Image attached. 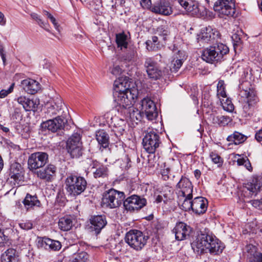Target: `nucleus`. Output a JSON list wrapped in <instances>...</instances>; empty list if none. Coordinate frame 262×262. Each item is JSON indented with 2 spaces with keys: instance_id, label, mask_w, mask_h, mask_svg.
<instances>
[{
  "instance_id": "f257e3e1",
  "label": "nucleus",
  "mask_w": 262,
  "mask_h": 262,
  "mask_svg": "<svg viewBox=\"0 0 262 262\" xmlns=\"http://www.w3.org/2000/svg\"><path fill=\"white\" fill-rule=\"evenodd\" d=\"M194 251L199 254L204 253L206 250L213 255H217L222 252L224 247L215 236L210 235L208 232L200 231L196 239L191 244Z\"/></svg>"
},
{
  "instance_id": "f03ea898",
  "label": "nucleus",
  "mask_w": 262,
  "mask_h": 262,
  "mask_svg": "<svg viewBox=\"0 0 262 262\" xmlns=\"http://www.w3.org/2000/svg\"><path fill=\"white\" fill-rule=\"evenodd\" d=\"M229 52V49L227 45L217 42L205 49L202 52V58L204 61L210 63L221 62L226 59Z\"/></svg>"
},
{
  "instance_id": "7ed1b4c3",
  "label": "nucleus",
  "mask_w": 262,
  "mask_h": 262,
  "mask_svg": "<svg viewBox=\"0 0 262 262\" xmlns=\"http://www.w3.org/2000/svg\"><path fill=\"white\" fill-rule=\"evenodd\" d=\"M113 96L115 101L119 105H129L132 99H134V95L132 94L128 88L127 82L122 79L114 82Z\"/></svg>"
},
{
  "instance_id": "20e7f679",
  "label": "nucleus",
  "mask_w": 262,
  "mask_h": 262,
  "mask_svg": "<svg viewBox=\"0 0 262 262\" xmlns=\"http://www.w3.org/2000/svg\"><path fill=\"white\" fill-rule=\"evenodd\" d=\"M65 185L66 189L70 195L77 196L86 189L87 182L83 177L71 173L67 177Z\"/></svg>"
},
{
  "instance_id": "39448f33",
  "label": "nucleus",
  "mask_w": 262,
  "mask_h": 262,
  "mask_svg": "<svg viewBox=\"0 0 262 262\" xmlns=\"http://www.w3.org/2000/svg\"><path fill=\"white\" fill-rule=\"evenodd\" d=\"M148 239L142 232L138 230H130L125 235V241L130 248L136 251L142 250Z\"/></svg>"
},
{
  "instance_id": "423d86ee",
  "label": "nucleus",
  "mask_w": 262,
  "mask_h": 262,
  "mask_svg": "<svg viewBox=\"0 0 262 262\" xmlns=\"http://www.w3.org/2000/svg\"><path fill=\"white\" fill-rule=\"evenodd\" d=\"M125 199L124 193L111 189L103 194L102 203L103 206L110 208L119 207Z\"/></svg>"
},
{
  "instance_id": "0eeeda50",
  "label": "nucleus",
  "mask_w": 262,
  "mask_h": 262,
  "mask_svg": "<svg viewBox=\"0 0 262 262\" xmlns=\"http://www.w3.org/2000/svg\"><path fill=\"white\" fill-rule=\"evenodd\" d=\"M48 114L50 116L57 115L58 117L69 118V111L60 97H57L47 103Z\"/></svg>"
},
{
  "instance_id": "6e6552de",
  "label": "nucleus",
  "mask_w": 262,
  "mask_h": 262,
  "mask_svg": "<svg viewBox=\"0 0 262 262\" xmlns=\"http://www.w3.org/2000/svg\"><path fill=\"white\" fill-rule=\"evenodd\" d=\"M242 97L244 98L243 108L244 112L250 115L252 114L259 99L255 90L253 89L243 90Z\"/></svg>"
},
{
  "instance_id": "1a4fd4ad",
  "label": "nucleus",
  "mask_w": 262,
  "mask_h": 262,
  "mask_svg": "<svg viewBox=\"0 0 262 262\" xmlns=\"http://www.w3.org/2000/svg\"><path fill=\"white\" fill-rule=\"evenodd\" d=\"M68 152L73 158H77L82 155L81 136L77 133H74L67 142Z\"/></svg>"
},
{
  "instance_id": "9d476101",
  "label": "nucleus",
  "mask_w": 262,
  "mask_h": 262,
  "mask_svg": "<svg viewBox=\"0 0 262 262\" xmlns=\"http://www.w3.org/2000/svg\"><path fill=\"white\" fill-rule=\"evenodd\" d=\"M161 143L160 136L157 130L147 131L144 136L142 144L145 150L149 154L155 153Z\"/></svg>"
},
{
  "instance_id": "9b49d317",
  "label": "nucleus",
  "mask_w": 262,
  "mask_h": 262,
  "mask_svg": "<svg viewBox=\"0 0 262 262\" xmlns=\"http://www.w3.org/2000/svg\"><path fill=\"white\" fill-rule=\"evenodd\" d=\"M262 186V177L254 176L251 179L245 184L242 194L245 197L256 196Z\"/></svg>"
},
{
  "instance_id": "f8f14e48",
  "label": "nucleus",
  "mask_w": 262,
  "mask_h": 262,
  "mask_svg": "<svg viewBox=\"0 0 262 262\" xmlns=\"http://www.w3.org/2000/svg\"><path fill=\"white\" fill-rule=\"evenodd\" d=\"M133 101L134 99H132L130 104L127 105H119L118 110L124 115L126 119H129L133 123L138 124L142 119V114L140 111L133 106Z\"/></svg>"
},
{
  "instance_id": "ddd939ff",
  "label": "nucleus",
  "mask_w": 262,
  "mask_h": 262,
  "mask_svg": "<svg viewBox=\"0 0 262 262\" xmlns=\"http://www.w3.org/2000/svg\"><path fill=\"white\" fill-rule=\"evenodd\" d=\"M213 9L221 17L232 16L235 13L233 0H217L214 4Z\"/></svg>"
},
{
  "instance_id": "4468645a",
  "label": "nucleus",
  "mask_w": 262,
  "mask_h": 262,
  "mask_svg": "<svg viewBox=\"0 0 262 262\" xmlns=\"http://www.w3.org/2000/svg\"><path fill=\"white\" fill-rule=\"evenodd\" d=\"M48 161L49 156L46 152H36L29 157L28 167L31 171H33L43 167Z\"/></svg>"
},
{
  "instance_id": "2eb2a0df",
  "label": "nucleus",
  "mask_w": 262,
  "mask_h": 262,
  "mask_svg": "<svg viewBox=\"0 0 262 262\" xmlns=\"http://www.w3.org/2000/svg\"><path fill=\"white\" fill-rule=\"evenodd\" d=\"M144 67L149 78L156 80L162 77V71L152 58L146 57L145 59Z\"/></svg>"
},
{
  "instance_id": "dca6fc26",
  "label": "nucleus",
  "mask_w": 262,
  "mask_h": 262,
  "mask_svg": "<svg viewBox=\"0 0 262 262\" xmlns=\"http://www.w3.org/2000/svg\"><path fill=\"white\" fill-rule=\"evenodd\" d=\"M146 200L137 195H132L123 201L125 209L129 211H138L146 205Z\"/></svg>"
},
{
  "instance_id": "f3484780",
  "label": "nucleus",
  "mask_w": 262,
  "mask_h": 262,
  "mask_svg": "<svg viewBox=\"0 0 262 262\" xmlns=\"http://www.w3.org/2000/svg\"><path fill=\"white\" fill-rule=\"evenodd\" d=\"M192 232V229L187 224L180 222L177 223L172 230L177 241H183L187 239Z\"/></svg>"
},
{
  "instance_id": "a211bd4d",
  "label": "nucleus",
  "mask_w": 262,
  "mask_h": 262,
  "mask_svg": "<svg viewBox=\"0 0 262 262\" xmlns=\"http://www.w3.org/2000/svg\"><path fill=\"white\" fill-rule=\"evenodd\" d=\"M69 118L56 117L53 119H50L41 124V127L47 128L53 133L63 129L67 123Z\"/></svg>"
},
{
  "instance_id": "6ab92c4d",
  "label": "nucleus",
  "mask_w": 262,
  "mask_h": 262,
  "mask_svg": "<svg viewBox=\"0 0 262 262\" xmlns=\"http://www.w3.org/2000/svg\"><path fill=\"white\" fill-rule=\"evenodd\" d=\"M89 221V229L90 232L96 235L99 234L107 224L105 215H94L90 218Z\"/></svg>"
},
{
  "instance_id": "aec40b11",
  "label": "nucleus",
  "mask_w": 262,
  "mask_h": 262,
  "mask_svg": "<svg viewBox=\"0 0 262 262\" xmlns=\"http://www.w3.org/2000/svg\"><path fill=\"white\" fill-rule=\"evenodd\" d=\"M142 110L145 112L147 118L152 121L158 116V111L154 102L150 98H144L141 101Z\"/></svg>"
},
{
  "instance_id": "412c9836",
  "label": "nucleus",
  "mask_w": 262,
  "mask_h": 262,
  "mask_svg": "<svg viewBox=\"0 0 262 262\" xmlns=\"http://www.w3.org/2000/svg\"><path fill=\"white\" fill-rule=\"evenodd\" d=\"M56 167L53 164H49L45 168L37 171L36 174L39 179L48 182H51L56 175Z\"/></svg>"
},
{
  "instance_id": "4be33fe9",
  "label": "nucleus",
  "mask_w": 262,
  "mask_h": 262,
  "mask_svg": "<svg viewBox=\"0 0 262 262\" xmlns=\"http://www.w3.org/2000/svg\"><path fill=\"white\" fill-rule=\"evenodd\" d=\"M176 187L180 189V196H187L188 198H190L192 194L193 186L188 178L182 176Z\"/></svg>"
},
{
  "instance_id": "5701e85b",
  "label": "nucleus",
  "mask_w": 262,
  "mask_h": 262,
  "mask_svg": "<svg viewBox=\"0 0 262 262\" xmlns=\"http://www.w3.org/2000/svg\"><path fill=\"white\" fill-rule=\"evenodd\" d=\"M17 102L21 104L24 110L28 111L35 112L37 110L40 103L39 99L36 98H29L25 96H20L17 99Z\"/></svg>"
},
{
  "instance_id": "b1692460",
  "label": "nucleus",
  "mask_w": 262,
  "mask_h": 262,
  "mask_svg": "<svg viewBox=\"0 0 262 262\" xmlns=\"http://www.w3.org/2000/svg\"><path fill=\"white\" fill-rule=\"evenodd\" d=\"M220 37L221 35L217 31L213 30L211 27H208L202 30L198 39L199 41L208 42V41L217 40Z\"/></svg>"
},
{
  "instance_id": "393cba45",
  "label": "nucleus",
  "mask_w": 262,
  "mask_h": 262,
  "mask_svg": "<svg viewBox=\"0 0 262 262\" xmlns=\"http://www.w3.org/2000/svg\"><path fill=\"white\" fill-rule=\"evenodd\" d=\"M38 246L45 249L52 251H58L61 248V243L57 241L43 237L38 238Z\"/></svg>"
},
{
  "instance_id": "a878e982",
  "label": "nucleus",
  "mask_w": 262,
  "mask_h": 262,
  "mask_svg": "<svg viewBox=\"0 0 262 262\" xmlns=\"http://www.w3.org/2000/svg\"><path fill=\"white\" fill-rule=\"evenodd\" d=\"M208 207V200L203 197L198 196L192 200V210L197 214L204 213Z\"/></svg>"
},
{
  "instance_id": "bb28decb",
  "label": "nucleus",
  "mask_w": 262,
  "mask_h": 262,
  "mask_svg": "<svg viewBox=\"0 0 262 262\" xmlns=\"http://www.w3.org/2000/svg\"><path fill=\"white\" fill-rule=\"evenodd\" d=\"M151 11L155 13L164 15H170L172 12L170 4L167 2L162 1L154 4L151 7Z\"/></svg>"
},
{
  "instance_id": "cd10ccee",
  "label": "nucleus",
  "mask_w": 262,
  "mask_h": 262,
  "mask_svg": "<svg viewBox=\"0 0 262 262\" xmlns=\"http://www.w3.org/2000/svg\"><path fill=\"white\" fill-rule=\"evenodd\" d=\"M24 90L28 94H35L40 90V84L35 80L31 78L25 79L21 81Z\"/></svg>"
},
{
  "instance_id": "c85d7f7f",
  "label": "nucleus",
  "mask_w": 262,
  "mask_h": 262,
  "mask_svg": "<svg viewBox=\"0 0 262 262\" xmlns=\"http://www.w3.org/2000/svg\"><path fill=\"white\" fill-rule=\"evenodd\" d=\"M9 176L11 179L18 183L20 181L23 177V168L21 165L17 162L11 164L10 167Z\"/></svg>"
},
{
  "instance_id": "c756f323",
  "label": "nucleus",
  "mask_w": 262,
  "mask_h": 262,
  "mask_svg": "<svg viewBox=\"0 0 262 262\" xmlns=\"http://www.w3.org/2000/svg\"><path fill=\"white\" fill-rule=\"evenodd\" d=\"M24 205L27 211L33 209L35 207H39L41 203L36 195H31L27 193L23 202Z\"/></svg>"
},
{
  "instance_id": "7c9ffc66",
  "label": "nucleus",
  "mask_w": 262,
  "mask_h": 262,
  "mask_svg": "<svg viewBox=\"0 0 262 262\" xmlns=\"http://www.w3.org/2000/svg\"><path fill=\"white\" fill-rule=\"evenodd\" d=\"M74 217L71 215H66L59 219V228L63 231L70 230L74 225Z\"/></svg>"
},
{
  "instance_id": "2f4dec72",
  "label": "nucleus",
  "mask_w": 262,
  "mask_h": 262,
  "mask_svg": "<svg viewBox=\"0 0 262 262\" xmlns=\"http://www.w3.org/2000/svg\"><path fill=\"white\" fill-rule=\"evenodd\" d=\"M2 262H19L18 255L14 249L9 248L1 255Z\"/></svg>"
},
{
  "instance_id": "473e14b6",
  "label": "nucleus",
  "mask_w": 262,
  "mask_h": 262,
  "mask_svg": "<svg viewBox=\"0 0 262 262\" xmlns=\"http://www.w3.org/2000/svg\"><path fill=\"white\" fill-rule=\"evenodd\" d=\"M179 4L188 12L192 14L198 12V4L193 0H178Z\"/></svg>"
},
{
  "instance_id": "72a5a7b5",
  "label": "nucleus",
  "mask_w": 262,
  "mask_h": 262,
  "mask_svg": "<svg viewBox=\"0 0 262 262\" xmlns=\"http://www.w3.org/2000/svg\"><path fill=\"white\" fill-rule=\"evenodd\" d=\"M210 119L213 124L219 125L220 126H225L232 121V119L227 116H216L213 114L210 115Z\"/></svg>"
},
{
  "instance_id": "f704fd0d",
  "label": "nucleus",
  "mask_w": 262,
  "mask_h": 262,
  "mask_svg": "<svg viewBox=\"0 0 262 262\" xmlns=\"http://www.w3.org/2000/svg\"><path fill=\"white\" fill-rule=\"evenodd\" d=\"M96 139L99 144L104 148L108 146L109 136L104 130H99L96 132Z\"/></svg>"
},
{
  "instance_id": "c9c22d12",
  "label": "nucleus",
  "mask_w": 262,
  "mask_h": 262,
  "mask_svg": "<svg viewBox=\"0 0 262 262\" xmlns=\"http://www.w3.org/2000/svg\"><path fill=\"white\" fill-rule=\"evenodd\" d=\"M177 55L176 57L175 55H174L173 59L171 61L170 66V70L173 72H177L183 64L182 59L181 58V55H182L183 53L181 51L178 50L177 51Z\"/></svg>"
},
{
  "instance_id": "e433bc0d",
  "label": "nucleus",
  "mask_w": 262,
  "mask_h": 262,
  "mask_svg": "<svg viewBox=\"0 0 262 262\" xmlns=\"http://www.w3.org/2000/svg\"><path fill=\"white\" fill-rule=\"evenodd\" d=\"M126 128V121L123 119L118 120V122L114 123L113 132L117 137L123 134Z\"/></svg>"
},
{
  "instance_id": "4c0bfd02",
  "label": "nucleus",
  "mask_w": 262,
  "mask_h": 262,
  "mask_svg": "<svg viewBox=\"0 0 262 262\" xmlns=\"http://www.w3.org/2000/svg\"><path fill=\"white\" fill-rule=\"evenodd\" d=\"M128 36L124 32L116 34V42L118 48L126 49L128 46Z\"/></svg>"
},
{
  "instance_id": "58836bf2",
  "label": "nucleus",
  "mask_w": 262,
  "mask_h": 262,
  "mask_svg": "<svg viewBox=\"0 0 262 262\" xmlns=\"http://www.w3.org/2000/svg\"><path fill=\"white\" fill-rule=\"evenodd\" d=\"M246 139L247 137L243 134L238 132H234L233 134L227 137V140L229 142H233L235 145H238L244 142Z\"/></svg>"
},
{
  "instance_id": "ea45409f",
  "label": "nucleus",
  "mask_w": 262,
  "mask_h": 262,
  "mask_svg": "<svg viewBox=\"0 0 262 262\" xmlns=\"http://www.w3.org/2000/svg\"><path fill=\"white\" fill-rule=\"evenodd\" d=\"M108 174V168L104 165L93 172V176L95 179H107Z\"/></svg>"
},
{
  "instance_id": "a19ab883",
  "label": "nucleus",
  "mask_w": 262,
  "mask_h": 262,
  "mask_svg": "<svg viewBox=\"0 0 262 262\" xmlns=\"http://www.w3.org/2000/svg\"><path fill=\"white\" fill-rule=\"evenodd\" d=\"M156 34L160 36L162 40L166 41L170 35V31L167 25H161L156 30Z\"/></svg>"
},
{
  "instance_id": "79ce46f5",
  "label": "nucleus",
  "mask_w": 262,
  "mask_h": 262,
  "mask_svg": "<svg viewBox=\"0 0 262 262\" xmlns=\"http://www.w3.org/2000/svg\"><path fill=\"white\" fill-rule=\"evenodd\" d=\"M89 255L84 251L74 254L71 262H87Z\"/></svg>"
},
{
  "instance_id": "37998d69",
  "label": "nucleus",
  "mask_w": 262,
  "mask_h": 262,
  "mask_svg": "<svg viewBox=\"0 0 262 262\" xmlns=\"http://www.w3.org/2000/svg\"><path fill=\"white\" fill-rule=\"evenodd\" d=\"M157 36L151 37V39H148L146 41V48L148 51H155L158 48L159 42Z\"/></svg>"
},
{
  "instance_id": "c03bdc74",
  "label": "nucleus",
  "mask_w": 262,
  "mask_h": 262,
  "mask_svg": "<svg viewBox=\"0 0 262 262\" xmlns=\"http://www.w3.org/2000/svg\"><path fill=\"white\" fill-rule=\"evenodd\" d=\"M226 85L224 81L220 80L217 84V96L220 98V97L226 98V92L225 90Z\"/></svg>"
},
{
  "instance_id": "a18cd8bd",
  "label": "nucleus",
  "mask_w": 262,
  "mask_h": 262,
  "mask_svg": "<svg viewBox=\"0 0 262 262\" xmlns=\"http://www.w3.org/2000/svg\"><path fill=\"white\" fill-rule=\"evenodd\" d=\"M183 197V202L181 203V206L183 210L185 211L189 210L190 209L192 210V194L190 198H188L187 196H182Z\"/></svg>"
},
{
  "instance_id": "49530a36",
  "label": "nucleus",
  "mask_w": 262,
  "mask_h": 262,
  "mask_svg": "<svg viewBox=\"0 0 262 262\" xmlns=\"http://www.w3.org/2000/svg\"><path fill=\"white\" fill-rule=\"evenodd\" d=\"M238 157H240V156L238 155ZM236 162L238 165H243L249 171H252V167L247 157H239L237 159Z\"/></svg>"
},
{
  "instance_id": "de8ad7c7",
  "label": "nucleus",
  "mask_w": 262,
  "mask_h": 262,
  "mask_svg": "<svg viewBox=\"0 0 262 262\" xmlns=\"http://www.w3.org/2000/svg\"><path fill=\"white\" fill-rule=\"evenodd\" d=\"M31 17L32 19L36 20L37 24L42 28L48 30L47 29L48 24L47 23L44 22L40 18V16L36 13H33L31 14Z\"/></svg>"
},
{
  "instance_id": "09e8293b",
  "label": "nucleus",
  "mask_w": 262,
  "mask_h": 262,
  "mask_svg": "<svg viewBox=\"0 0 262 262\" xmlns=\"http://www.w3.org/2000/svg\"><path fill=\"white\" fill-rule=\"evenodd\" d=\"M210 157L212 160V161L214 164H219L220 165H221L223 160L222 158L219 156L217 154L214 152H211L210 154Z\"/></svg>"
},
{
  "instance_id": "8fccbe9b",
  "label": "nucleus",
  "mask_w": 262,
  "mask_h": 262,
  "mask_svg": "<svg viewBox=\"0 0 262 262\" xmlns=\"http://www.w3.org/2000/svg\"><path fill=\"white\" fill-rule=\"evenodd\" d=\"M232 39L234 48H235V46L240 45L242 42L241 35L237 33H235L232 35Z\"/></svg>"
},
{
  "instance_id": "3c124183",
  "label": "nucleus",
  "mask_w": 262,
  "mask_h": 262,
  "mask_svg": "<svg viewBox=\"0 0 262 262\" xmlns=\"http://www.w3.org/2000/svg\"><path fill=\"white\" fill-rule=\"evenodd\" d=\"M19 226L22 229L28 230L32 228L33 224L31 221H26L20 223Z\"/></svg>"
},
{
  "instance_id": "603ef678",
  "label": "nucleus",
  "mask_w": 262,
  "mask_h": 262,
  "mask_svg": "<svg viewBox=\"0 0 262 262\" xmlns=\"http://www.w3.org/2000/svg\"><path fill=\"white\" fill-rule=\"evenodd\" d=\"M14 85V84L12 83L7 90H1L0 91V98H4L6 97L9 94L11 93L13 90Z\"/></svg>"
},
{
  "instance_id": "864d4df0",
  "label": "nucleus",
  "mask_w": 262,
  "mask_h": 262,
  "mask_svg": "<svg viewBox=\"0 0 262 262\" xmlns=\"http://www.w3.org/2000/svg\"><path fill=\"white\" fill-rule=\"evenodd\" d=\"M250 203L254 208L262 210V198L260 200H251Z\"/></svg>"
},
{
  "instance_id": "5fc2aeb1",
  "label": "nucleus",
  "mask_w": 262,
  "mask_h": 262,
  "mask_svg": "<svg viewBox=\"0 0 262 262\" xmlns=\"http://www.w3.org/2000/svg\"><path fill=\"white\" fill-rule=\"evenodd\" d=\"M8 241V236L4 234V231L0 229V247Z\"/></svg>"
},
{
  "instance_id": "6e6d98bb",
  "label": "nucleus",
  "mask_w": 262,
  "mask_h": 262,
  "mask_svg": "<svg viewBox=\"0 0 262 262\" xmlns=\"http://www.w3.org/2000/svg\"><path fill=\"white\" fill-rule=\"evenodd\" d=\"M141 5L144 8H151V2L150 0H141Z\"/></svg>"
},
{
  "instance_id": "4d7b16f0",
  "label": "nucleus",
  "mask_w": 262,
  "mask_h": 262,
  "mask_svg": "<svg viewBox=\"0 0 262 262\" xmlns=\"http://www.w3.org/2000/svg\"><path fill=\"white\" fill-rule=\"evenodd\" d=\"M172 191H171V190H168V193H164L163 194V202L165 204L167 203V202L172 199Z\"/></svg>"
},
{
  "instance_id": "13d9d810",
  "label": "nucleus",
  "mask_w": 262,
  "mask_h": 262,
  "mask_svg": "<svg viewBox=\"0 0 262 262\" xmlns=\"http://www.w3.org/2000/svg\"><path fill=\"white\" fill-rule=\"evenodd\" d=\"M170 172L169 168L163 169L161 172L162 178L164 180L167 181L169 179V173Z\"/></svg>"
},
{
  "instance_id": "bf43d9fd",
  "label": "nucleus",
  "mask_w": 262,
  "mask_h": 262,
  "mask_svg": "<svg viewBox=\"0 0 262 262\" xmlns=\"http://www.w3.org/2000/svg\"><path fill=\"white\" fill-rule=\"evenodd\" d=\"M111 72L116 76H119L122 73V69L119 66H116L114 67Z\"/></svg>"
},
{
  "instance_id": "052dcab7",
  "label": "nucleus",
  "mask_w": 262,
  "mask_h": 262,
  "mask_svg": "<svg viewBox=\"0 0 262 262\" xmlns=\"http://www.w3.org/2000/svg\"><path fill=\"white\" fill-rule=\"evenodd\" d=\"M103 165V164H101L97 160H92V163L90 164V166L92 167V168L96 169V170Z\"/></svg>"
},
{
  "instance_id": "680f3d73",
  "label": "nucleus",
  "mask_w": 262,
  "mask_h": 262,
  "mask_svg": "<svg viewBox=\"0 0 262 262\" xmlns=\"http://www.w3.org/2000/svg\"><path fill=\"white\" fill-rule=\"evenodd\" d=\"M0 55L2 58L4 64H5V62L6 61V58L5 56V54L4 53L3 46L1 43V41L0 40Z\"/></svg>"
},
{
  "instance_id": "e2e57ef3",
  "label": "nucleus",
  "mask_w": 262,
  "mask_h": 262,
  "mask_svg": "<svg viewBox=\"0 0 262 262\" xmlns=\"http://www.w3.org/2000/svg\"><path fill=\"white\" fill-rule=\"evenodd\" d=\"M255 138L258 142L262 141V128L256 133Z\"/></svg>"
},
{
  "instance_id": "0e129e2a",
  "label": "nucleus",
  "mask_w": 262,
  "mask_h": 262,
  "mask_svg": "<svg viewBox=\"0 0 262 262\" xmlns=\"http://www.w3.org/2000/svg\"><path fill=\"white\" fill-rule=\"evenodd\" d=\"M136 55V52L134 51L131 52L130 53H128L126 56V59L128 61H132L134 59L135 56Z\"/></svg>"
},
{
  "instance_id": "69168bd1",
  "label": "nucleus",
  "mask_w": 262,
  "mask_h": 262,
  "mask_svg": "<svg viewBox=\"0 0 262 262\" xmlns=\"http://www.w3.org/2000/svg\"><path fill=\"white\" fill-rule=\"evenodd\" d=\"M255 262H262V253L256 254L254 257Z\"/></svg>"
},
{
  "instance_id": "338daca9",
  "label": "nucleus",
  "mask_w": 262,
  "mask_h": 262,
  "mask_svg": "<svg viewBox=\"0 0 262 262\" xmlns=\"http://www.w3.org/2000/svg\"><path fill=\"white\" fill-rule=\"evenodd\" d=\"M51 21L53 23V24L54 25V27L56 29H58V23H57L56 21V20L55 19V18L52 16L50 18Z\"/></svg>"
},
{
  "instance_id": "774afa93",
  "label": "nucleus",
  "mask_w": 262,
  "mask_h": 262,
  "mask_svg": "<svg viewBox=\"0 0 262 262\" xmlns=\"http://www.w3.org/2000/svg\"><path fill=\"white\" fill-rule=\"evenodd\" d=\"M6 24V20L3 13L0 12V25H4Z\"/></svg>"
}]
</instances>
